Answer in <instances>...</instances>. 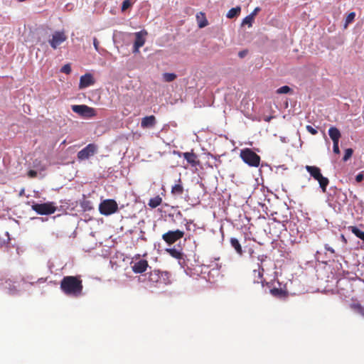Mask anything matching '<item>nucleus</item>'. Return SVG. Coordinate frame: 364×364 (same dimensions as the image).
Here are the masks:
<instances>
[{"label":"nucleus","mask_w":364,"mask_h":364,"mask_svg":"<svg viewBox=\"0 0 364 364\" xmlns=\"http://www.w3.org/2000/svg\"><path fill=\"white\" fill-rule=\"evenodd\" d=\"M60 289L67 296L78 297L82 294L83 284L80 276H65L60 281Z\"/></svg>","instance_id":"f257e3e1"},{"label":"nucleus","mask_w":364,"mask_h":364,"mask_svg":"<svg viewBox=\"0 0 364 364\" xmlns=\"http://www.w3.org/2000/svg\"><path fill=\"white\" fill-rule=\"evenodd\" d=\"M306 170L319 183V186L321 188L323 193H326V188L329 183L328 178L324 177L321 171V169L315 166L306 165L305 166Z\"/></svg>","instance_id":"f03ea898"},{"label":"nucleus","mask_w":364,"mask_h":364,"mask_svg":"<svg viewBox=\"0 0 364 364\" xmlns=\"http://www.w3.org/2000/svg\"><path fill=\"white\" fill-rule=\"evenodd\" d=\"M240 157L250 166L258 167L259 165L260 157L250 149L241 150Z\"/></svg>","instance_id":"7ed1b4c3"},{"label":"nucleus","mask_w":364,"mask_h":364,"mask_svg":"<svg viewBox=\"0 0 364 364\" xmlns=\"http://www.w3.org/2000/svg\"><path fill=\"white\" fill-rule=\"evenodd\" d=\"M118 210V205L114 199H106L99 205V211L103 215H110Z\"/></svg>","instance_id":"20e7f679"},{"label":"nucleus","mask_w":364,"mask_h":364,"mask_svg":"<svg viewBox=\"0 0 364 364\" xmlns=\"http://www.w3.org/2000/svg\"><path fill=\"white\" fill-rule=\"evenodd\" d=\"M32 209L39 215H50L56 210L54 203H35Z\"/></svg>","instance_id":"39448f33"},{"label":"nucleus","mask_w":364,"mask_h":364,"mask_svg":"<svg viewBox=\"0 0 364 364\" xmlns=\"http://www.w3.org/2000/svg\"><path fill=\"white\" fill-rule=\"evenodd\" d=\"M72 110L82 117L90 118L96 115V111L94 108L90 107L85 105H74L71 107Z\"/></svg>","instance_id":"423d86ee"},{"label":"nucleus","mask_w":364,"mask_h":364,"mask_svg":"<svg viewBox=\"0 0 364 364\" xmlns=\"http://www.w3.org/2000/svg\"><path fill=\"white\" fill-rule=\"evenodd\" d=\"M67 38L68 37L64 31H56L52 34L51 38L48 41V43L50 47L55 50L63 43H64Z\"/></svg>","instance_id":"0eeeda50"},{"label":"nucleus","mask_w":364,"mask_h":364,"mask_svg":"<svg viewBox=\"0 0 364 364\" xmlns=\"http://www.w3.org/2000/svg\"><path fill=\"white\" fill-rule=\"evenodd\" d=\"M184 236V232L180 230H170L162 235V239L168 245L173 244Z\"/></svg>","instance_id":"6e6552de"},{"label":"nucleus","mask_w":364,"mask_h":364,"mask_svg":"<svg viewBox=\"0 0 364 364\" xmlns=\"http://www.w3.org/2000/svg\"><path fill=\"white\" fill-rule=\"evenodd\" d=\"M97 150V145L95 144H89L77 153V159L80 161L88 159L90 156L95 154Z\"/></svg>","instance_id":"1a4fd4ad"},{"label":"nucleus","mask_w":364,"mask_h":364,"mask_svg":"<svg viewBox=\"0 0 364 364\" xmlns=\"http://www.w3.org/2000/svg\"><path fill=\"white\" fill-rule=\"evenodd\" d=\"M167 272H161L159 270L154 269L148 273L147 280L153 284H166V282H165L164 277H167Z\"/></svg>","instance_id":"9d476101"},{"label":"nucleus","mask_w":364,"mask_h":364,"mask_svg":"<svg viewBox=\"0 0 364 364\" xmlns=\"http://www.w3.org/2000/svg\"><path fill=\"white\" fill-rule=\"evenodd\" d=\"M147 34L148 33L145 30H142L134 33L135 41L133 46V53H138L139 49L144 45Z\"/></svg>","instance_id":"9b49d317"},{"label":"nucleus","mask_w":364,"mask_h":364,"mask_svg":"<svg viewBox=\"0 0 364 364\" xmlns=\"http://www.w3.org/2000/svg\"><path fill=\"white\" fill-rule=\"evenodd\" d=\"M149 267L148 262L146 259H140L134 262L132 265V269L134 273L139 274L144 272Z\"/></svg>","instance_id":"f8f14e48"},{"label":"nucleus","mask_w":364,"mask_h":364,"mask_svg":"<svg viewBox=\"0 0 364 364\" xmlns=\"http://www.w3.org/2000/svg\"><path fill=\"white\" fill-rule=\"evenodd\" d=\"M182 155L191 166L196 167L200 164V161L197 154H196L193 151L191 152H184Z\"/></svg>","instance_id":"ddd939ff"},{"label":"nucleus","mask_w":364,"mask_h":364,"mask_svg":"<svg viewBox=\"0 0 364 364\" xmlns=\"http://www.w3.org/2000/svg\"><path fill=\"white\" fill-rule=\"evenodd\" d=\"M95 83L93 76L90 73L82 75L80 79L79 87L83 89L92 85Z\"/></svg>","instance_id":"4468645a"},{"label":"nucleus","mask_w":364,"mask_h":364,"mask_svg":"<svg viewBox=\"0 0 364 364\" xmlns=\"http://www.w3.org/2000/svg\"><path fill=\"white\" fill-rule=\"evenodd\" d=\"M156 124L155 116L150 115L143 117L141 121V127L143 129L152 128Z\"/></svg>","instance_id":"2eb2a0df"},{"label":"nucleus","mask_w":364,"mask_h":364,"mask_svg":"<svg viewBox=\"0 0 364 364\" xmlns=\"http://www.w3.org/2000/svg\"><path fill=\"white\" fill-rule=\"evenodd\" d=\"M15 283V282H13L11 279H8L5 282V289L7 290V293L10 295H15L18 291Z\"/></svg>","instance_id":"dca6fc26"},{"label":"nucleus","mask_w":364,"mask_h":364,"mask_svg":"<svg viewBox=\"0 0 364 364\" xmlns=\"http://www.w3.org/2000/svg\"><path fill=\"white\" fill-rule=\"evenodd\" d=\"M328 135L332 139L333 142H339L341 134L338 128L331 127L328 129Z\"/></svg>","instance_id":"f3484780"},{"label":"nucleus","mask_w":364,"mask_h":364,"mask_svg":"<svg viewBox=\"0 0 364 364\" xmlns=\"http://www.w3.org/2000/svg\"><path fill=\"white\" fill-rule=\"evenodd\" d=\"M196 21L199 28H204L208 24L205 14L203 12H199L196 14Z\"/></svg>","instance_id":"a211bd4d"},{"label":"nucleus","mask_w":364,"mask_h":364,"mask_svg":"<svg viewBox=\"0 0 364 364\" xmlns=\"http://www.w3.org/2000/svg\"><path fill=\"white\" fill-rule=\"evenodd\" d=\"M230 244L237 254L241 257L243 254V250L240 242L236 238H231Z\"/></svg>","instance_id":"6ab92c4d"},{"label":"nucleus","mask_w":364,"mask_h":364,"mask_svg":"<svg viewBox=\"0 0 364 364\" xmlns=\"http://www.w3.org/2000/svg\"><path fill=\"white\" fill-rule=\"evenodd\" d=\"M183 187L182 186L181 181L179 178L178 183L175 184L173 186H172L171 193L173 195L181 196L183 194Z\"/></svg>","instance_id":"aec40b11"},{"label":"nucleus","mask_w":364,"mask_h":364,"mask_svg":"<svg viewBox=\"0 0 364 364\" xmlns=\"http://www.w3.org/2000/svg\"><path fill=\"white\" fill-rule=\"evenodd\" d=\"M162 203V198L159 196H156L154 198H152L149 201V206H150L151 208H155L161 205Z\"/></svg>","instance_id":"412c9836"},{"label":"nucleus","mask_w":364,"mask_h":364,"mask_svg":"<svg viewBox=\"0 0 364 364\" xmlns=\"http://www.w3.org/2000/svg\"><path fill=\"white\" fill-rule=\"evenodd\" d=\"M166 251L173 258L181 259L183 257L182 252L175 248L167 249Z\"/></svg>","instance_id":"4be33fe9"},{"label":"nucleus","mask_w":364,"mask_h":364,"mask_svg":"<svg viewBox=\"0 0 364 364\" xmlns=\"http://www.w3.org/2000/svg\"><path fill=\"white\" fill-rule=\"evenodd\" d=\"M349 229H350L351 232L358 238L364 241V231H362L359 230L355 226H350L349 227Z\"/></svg>","instance_id":"5701e85b"},{"label":"nucleus","mask_w":364,"mask_h":364,"mask_svg":"<svg viewBox=\"0 0 364 364\" xmlns=\"http://www.w3.org/2000/svg\"><path fill=\"white\" fill-rule=\"evenodd\" d=\"M355 17V12H350L348 14V15L346 16L345 23H344V28H346L351 23Z\"/></svg>","instance_id":"b1692460"},{"label":"nucleus","mask_w":364,"mask_h":364,"mask_svg":"<svg viewBox=\"0 0 364 364\" xmlns=\"http://www.w3.org/2000/svg\"><path fill=\"white\" fill-rule=\"evenodd\" d=\"M176 77L177 76L174 73H165L163 74V78L167 82L173 81Z\"/></svg>","instance_id":"393cba45"},{"label":"nucleus","mask_w":364,"mask_h":364,"mask_svg":"<svg viewBox=\"0 0 364 364\" xmlns=\"http://www.w3.org/2000/svg\"><path fill=\"white\" fill-rule=\"evenodd\" d=\"M81 208L83 209V210H91L93 207L92 205V203L90 200H85L82 202H81Z\"/></svg>","instance_id":"a878e982"},{"label":"nucleus","mask_w":364,"mask_h":364,"mask_svg":"<svg viewBox=\"0 0 364 364\" xmlns=\"http://www.w3.org/2000/svg\"><path fill=\"white\" fill-rule=\"evenodd\" d=\"M240 11L241 9L240 6H237L229 10V18L237 16L240 13Z\"/></svg>","instance_id":"bb28decb"},{"label":"nucleus","mask_w":364,"mask_h":364,"mask_svg":"<svg viewBox=\"0 0 364 364\" xmlns=\"http://www.w3.org/2000/svg\"><path fill=\"white\" fill-rule=\"evenodd\" d=\"M254 19L255 18L252 17V15H248L243 19L242 25H247L248 27H251Z\"/></svg>","instance_id":"cd10ccee"},{"label":"nucleus","mask_w":364,"mask_h":364,"mask_svg":"<svg viewBox=\"0 0 364 364\" xmlns=\"http://www.w3.org/2000/svg\"><path fill=\"white\" fill-rule=\"evenodd\" d=\"M353 153V151L352 149H350V148L346 149L345 150V153H344V156H343V160L344 161H347L352 156Z\"/></svg>","instance_id":"c85d7f7f"},{"label":"nucleus","mask_w":364,"mask_h":364,"mask_svg":"<svg viewBox=\"0 0 364 364\" xmlns=\"http://www.w3.org/2000/svg\"><path fill=\"white\" fill-rule=\"evenodd\" d=\"M290 91H291V88L287 85H284V86H282V87H279V89H277V94H287V93H289Z\"/></svg>","instance_id":"c756f323"},{"label":"nucleus","mask_w":364,"mask_h":364,"mask_svg":"<svg viewBox=\"0 0 364 364\" xmlns=\"http://www.w3.org/2000/svg\"><path fill=\"white\" fill-rule=\"evenodd\" d=\"M60 71L65 74H70L71 73V67L69 64H66L61 68Z\"/></svg>","instance_id":"7c9ffc66"},{"label":"nucleus","mask_w":364,"mask_h":364,"mask_svg":"<svg viewBox=\"0 0 364 364\" xmlns=\"http://www.w3.org/2000/svg\"><path fill=\"white\" fill-rule=\"evenodd\" d=\"M270 291H271V294L272 295L277 296H281L284 294L282 290L279 289H276V288H274V289H271Z\"/></svg>","instance_id":"2f4dec72"},{"label":"nucleus","mask_w":364,"mask_h":364,"mask_svg":"<svg viewBox=\"0 0 364 364\" xmlns=\"http://www.w3.org/2000/svg\"><path fill=\"white\" fill-rule=\"evenodd\" d=\"M264 269L260 267H258V269H255L253 271L255 276H257L259 279L262 278Z\"/></svg>","instance_id":"473e14b6"},{"label":"nucleus","mask_w":364,"mask_h":364,"mask_svg":"<svg viewBox=\"0 0 364 364\" xmlns=\"http://www.w3.org/2000/svg\"><path fill=\"white\" fill-rule=\"evenodd\" d=\"M131 6V2L129 0H124L123 2H122V11H125L127 10L128 8H129Z\"/></svg>","instance_id":"72a5a7b5"},{"label":"nucleus","mask_w":364,"mask_h":364,"mask_svg":"<svg viewBox=\"0 0 364 364\" xmlns=\"http://www.w3.org/2000/svg\"><path fill=\"white\" fill-rule=\"evenodd\" d=\"M338 143L339 142H333V151L335 154H340V149H339V146H338Z\"/></svg>","instance_id":"f704fd0d"},{"label":"nucleus","mask_w":364,"mask_h":364,"mask_svg":"<svg viewBox=\"0 0 364 364\" xmlns=\"http://www.w3.org/2000/svg\"><path fill=\"white\" fill-rule=\"evenodd\" d=\"M306 128L307 131L309 133H311V134L315 135L317 134V130L316 129H314V127H312L311 126L307 125Z\"/></svg>","instance_id":"c9c22d12"},{"label":"nucleus","mask_w":364,"mask_h":364,"mask_svg":"<svg viewBox=\"0 0 364 364\" xmlns=\"http://www.w3.org/2000/svg\"><path fill=\"white\" fill-rule=\"evenodd\" d=\"M28 176L30 178H35L37 176V171L34 170H30L28 172Z\"/></svg>","instance_id":"e433bc0d"},{"label":"nucleus","mask_w":364,"mask_h":364,"mask_svg":"<svg viewBox=\"0 0 364 364\" xmlns=\"http://www.w3.org/2000/svg\"><path fill=\"white\" fill-rule=\"evenodd\" d=\"M247 50H243L238 53V55L240 58H242L247 55Z\"/></svg>","instance_id":"4c0bfd02"},{"label":"nucleus","mask_w":364,"mask_h":364,"mask_svg":"<svg viewBox=\"0 0 364 364\" xmlns=\"http://www.w3.org/2000/svg\"><path fill=\"white\" fill-rule=\"evenodd\" d=\"M93 45H94L95 50L97 51H98L99 50V41H97V39L96 38H93Z\"/></svg>","instance_id":"58836bf2"},{"label":"nucleus","mask_w":364,"mask_h":364,"mask_svg":"<svg viewBox=\"0 0 364 364\" xmlns=\"http://www.w3.org/2000/svg\"><path fill=\"white\" fill-rule=\"evenodd\" d=\"M363 178H364V176L362 173H358L355 177V180L357 182L362 181L363 180Z\"/></svg>","instance_id":"ea45409f"},{"label":"nucleus","mask_w":364,"mask_h":364,"mask_svg":"<svg viewBox=\"0 0 364 364\" xmlns=\"http://www.w3.org/2000/svg\"><path fill=\"white\" fill-rule=\"evenodd\" d=\"M259 11H260V8L259 7H256L250 15H252V17L255 18V16L257 15V14Z\"/></svg>","instance_id":"a19ab883"},{"label":"nucleus","mask_w":364,"mask_h":364,"mask_svg":"<svg viewBox=\"0 0 364 364\" xmlns=\"http://www.w3.org/2000/svg\"><path fill=\"white\" fill-rule=\"evenodd\" d=\"M325 249H326V250H327L331 253H334V252H335L334 250L332 247H331L330 246H328V245H325Z\"/></svg>","instance_id":"79ce46f5"},{"label":"nucleus","mask_w":364,"mask_h":364,"mask_svg":"<svg viewBox=\"0 0 364 364\" xmlns=\"http://www.w3.org/2000/svg\"><path fill=\"white\" fill-rule=\"evenodd\" d=\"M272 118H273V117H272V116L266 117L264 118V121H265V122H270V120H271Z\"/></svg>","instance_id":"37998d69"}]
</instances>
